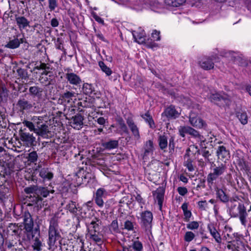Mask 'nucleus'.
<instances>
[{
  "label": "nucleus",
  "mask_w": 251,
  "mask_h": 251,
  "mask_svg": "<svg viewBox=\"0 0 251 251\" xmlns=\"http://www.w3.org/2000/svg\"><path fill=\"white\" fill-rule=\"evenodd\" d=\"M195 237V235L193 232L187 231L184 236V240L187 242H190L194 239Z\"/></svg>",
  "instance_id": "49"
},
{
  "label": "nucleus",
  "mask_w": 251,
  "mask_h": 251,
  "mask_svg": "<svg viewBox=\"0 0 251 251\" xmlns=\"http://www.w3.org/2000/svg\"><path fill=\"white\" fill-rule=\"evenodd\" d=\"M191 126H180L178 128L179 134L182 137H184L185 134H188Z\"/></svg>",
  "instance_id": "44"
},
{
  "label": "nucleus",
  "mask_w": 251,
  "mask_h": 251,
  "mask_svg": "<svg viewBox=\"0 0 251 251\" xmlns=\"http://www.w3.org/2000/svg\"><path fill=\"white\" fill-rule=\"evenodd\" d=\"M43 89L37 86H31L29 88V93L33 98L40 99L42 95Z\"/></svg>",
  "instance_id": "29"
},
{
  "label": "nucleus",
  "mask_w": 251,
  "mask_h": 251,
  "mask_svg": "<svg viewBox=\"0 0 251 251\" xmlns=\"http://www.w3.org/2000/svg\"><path fill=\"white\" fill-rule=\"evenodd\" d=\"M68 209L72 213H75L76 211V206L75 202L70 201L67 205Z\"/></svg>",
  "instance_id": "53"
},
{
  "label": "nucleus",
  "mask_w": 251,
  "mask_h": 251,
  "mask_svg": "<svg viewBox=\"0 0 251 251\" xmlns=\"http://www.w3.org/2000/svg\"><path fill=\"white\" fill-rule=\"evenodd\" d=\"M236 116L243 125L248 123V116L245 112L238 111L236 113Z\"/></svg>",
  "instance_id": "36"
},
{
  "label": "nucleus",
  "mask_w": 251,
  "mask_h": 251,
  "mask_svg": "<svg viewBox=\"0 0 251 251\" xmlns=\"http://www.w3.org/2000/svg\"><path fill=\"white\" fill-rule=\"evenodd\" d=\"M95 201L99 207L103 206L104 202L102 198L95 197Z\"/></svg>",
  "instance_id": "61"
},
{
  "label": "nucleus",
  "mask_w": 251,
  "mask_h": 251,
  "mask_svg": "<svg viewBox=\"0 0 251 251\" xmlns=\"http://www.w3.org/2000/svg\"><path fill=\"white\" fill-rule=\"evenodd\" d=\"M48 236V244L49 249L56 248V241L61 238V236L60 233L58 219L55 217L51 218L50 221Z\"/></svg>",
  "instance_id": "3"
},
{
  "label": "nucleus",
  "mask_w": 251,
  "mask_h": 251,
  "mask_svg": "<svg viewBox=\"0 0 251 251\" xmlns=\"http://www.w3.org/2000/svg\"><path fill=\"white\" fill-rule=\"evenodd\" d=\"M217 197L223 202L226 203L228 201L229 197L226 192L222 188H216L215 189Z\"/></svg>",
  "instance_id": "31"
},
{
  "label": "nucleus",
  "mask_w": 251,
  "mask_h": 251,
  "mask_svg": "<svg viewBox=\"0 0 251 251\" xmlns=\"http://www.w3.org/2000/svg\"><path fill=\"white\" fill-rule=\"evenodd\" d=\"M38 158V154L35 151H33L28 154L27 159L28 160L31 162L34 163L37 161Z\"/></svg>",
  "instance_id": "48"
},
{
  "label": "nucleus",
  "mask_w": 251,
  "mask_h": 251,
  "mask_svg": "<svg viewBox=\"0 0 251 251\" xmlns=\"http://www.w3.org/2000/svg\"><path fill=\"white\" fill-rule=\"evenodd\" d=\"M214 57H204L200 61L199 64L201 68L205 70H211L214 68V63L213 60Z\"/></svg>",
  "instance_id": "15"
},
{
  "label": "nucleus",
  "mask_w": 251,
  "mask_h": 251,
  "mask_svg": "<svg viewBox=\"0 0 251 251\" xmlns=\"http://www.w3.org/2000/svg\"><path fill=\"white\" fill-rule=\"evenodd\" d=\"M189 135H191L193 137L196 138L199 142H203L204 141V138L203 136L201 135L198 131L190 127Z\"/></svg>",
  "instance_id": "33"
},
{
  "label": "nucleus",
  "mask_w": 251,
  "mask_h": 251,
  "mask_svg": "<svg viewBox=\"0 0 251 251\" xmlns=\"http://www.w3.org/2000/svg\"><path fill=\"white\" fill-rule=\"evenodd\" d=\"M186 227L190 230L197 229L199 227V224L197 221H192L187 224L186 225Z\"/></svg>",
  "instance_id": "51"
},
{
  "label": "nucleus",
  "mask_w": 251,
  "mask_h": 251,
  "mask_svg": "<svg viewBox=\"0 0 251 251\" xmlns=\"http://www.w3.org/2000/svg\"><path fill=\"white\" fill-rule=\"evenodd\" d=\"M21 140L24 144L28 147H31L36 145V138L27 132H23L21 134Z\"/></svg>",
  "instance_id": "13"
},
{
  "label": "nucleus",
  "mask_w": 251,
  "mask_h": 251,
  "mask_svg": "<svg viewBox=\"0 0 251 251\" xmlns=\"http://www.w3.org/2000/svg\"><path fill=\"white\" fill-rule=\"evenodd\" d=\"M50 24L52 27H57L59 25V23L56 18H53L51 20Z\"/></svg>",
  "instance_id": "64"
},
{
  "label": "nucleus",
  "mask_w": 251,
  "mask_h": 251,
  "mask_svg": "<svg viewBox=\"0 0 251 251\" xmlns=\"http://www.w3.org/2000/svg\"><path fill=\"white\" fill-rule=\"evenodd\" d=\"M117 251H144L143 245L139 241V237H136L132 239L127 246L118 249Z\"/></svg>",
  "instance_id": "8"
},
{
  "label": "nucleus",
  "mask_w": 251,
  "mask_h": 251,
  "mask_svg": "<svg viewBox=\"0 0 251 251\" xmlns=\"http://www.w3.org/2000/svg\"><path fill=\"white\" fill-rule=\"evenodd\" d=\"M144 155H148L153 151V142L151 140L147 141L144 146Z\"/></svg>",
  "instance_id": "34"
},
{
  "label": "nucleus",
  "mask_w": 251,
  "mask_h": 251,
  "mask_svg": "<svg viewBox=\"0 0 251 251\" xmlns=\"http://www.w3.org/2000/svg\"><path fill=\"white\" fill-rule=\"evenodd\" d=\"M39 176L44 180H50L53 176V173L48 168H42L39 172Z\"/></svg>",
  "instance_id": "30"
},
{
  "label": "nucleus",
  "mask_w": 251,
  "mask_h": 251,
  "mask_svg": "<svg viewBox=\"0 0 251 251\" xmlns=\"http://www.w3.org/2000/svg\"><path fill=\"white\" fill-rule=\"evenodd\" d=\"M65 78L70 84L74 86H79L82 82L80 77L74 73H66Z\"/></svg>",
  "instance_id": "14"
},
{
  "label": "nucleus",
  "mask_w": 251,
  "mask_h": 251,
  "mask_svg": "<svg viewBox=\"0 0 251 251\" xmlns=\"http://www.w3.org/2000/svg\"><path fill=\"white\" fill-rule=\"evenodd\" d=\"M216 153L218 159L221 160L224 162H226L230 158V153L229 150L225 145H220L218 146Z\"/></svg>",
  "instance_id": "11"
},
{
  "label": "nucleus",
  "mask_w": 251,
  "mask_h": 251,
  "mask_svg": "<svg viewBox=\"0 0 251 251\" xmlns=\"http://www.w3.org/2000/svg\"><path fill=\"white\" fill-rule=\"evenodd\" d=\"M8 96V91L4 85H0V99L1 101H6Z\"/></svg>",
  "instance_id": "35"
},
{
  "label": "nucleus",
  "mask_w": 251,
  "mask_h": 251,
  "mask_svg": "<svg viewBox=\"0 0 251 251\" xmlns=\"http://www.w3.org/2000/svg\"><path fill=\"white\" fill-rule=\"evenodd\" d=\"M207 227L210 234L214 238L215 241L218 243H220L222 240L221 235L215 226L210 225H208Z\"/></svg>",
  "instance_id": "28"
},
{
  "label": "nucleus",
  "mask_w": 251,
  "mask_h": 251,
  "mask_svg": "<svg viewBox=\"0 0 251 251\" xmlns=\"http://www.w3.org/2000/svg\"><path fill=\"white\" fill-rule=\"evenodd\" d=\"M185 0H166V2L173 7H177L184 3Z\"/></svg>",
  "instance_id": "46"
},
{
  "label": "nucleus",
  "mask_w": 251,
  "mask_h": 251,
  "mask_svg": "<svg viewBox=\"0 0 251 251\" xmlns=\"http://www.w3.org/2000/svg\"><path fill=\"white\" fill-rule=\"evenodd\" d=\"M229 212L233 217H239L242 225L245 226H246L247 213L244 204L235 200H231Z\"/></svg>",
  "instance_id": "4"
},
{
  "label": "nucleus",
  "mask_w": 251,
  "mask_h": 251,
  "mask_svg": "<svg viewBox=\"0 0 251 251\" xmlns=\"http://www.w3.org/2000/svg\"><path fill=\"white\" fill-rule=\"evenodd\" d=\"M35 68L37 70H49L50 67L47 66L45 63H41L39 66H37Z\"/></svg>",
  "instance_id": "63"
},
{
  "label": "nucleus",
  "mask_w": 251,
  "mask_h": 251,
  "mask_svg": "<svg viewBox=\"0 0 251 251\" xmlns=\"http://www.w3.org/2000/svg\"><path fill=\"white\" fill-rule=\"evenodd\" d=\"M20 42L18 38H15L13 40H10L6 45L5 47L9 49H16L19 47Z\"/></svg>",
  "instance_id": "39"
},
{
  "label": "nucleus",
  "mask_w": 251,
  "mask_h": 251,
  "mask_svg": "<svg viewBox=\"0 0 251 251\" xmlns=\"http://www.w3.org/2000/svg\"><path fill=\"white\" fill-rule=\"evenodd\" d=\"M16 21L20 30L29 26V22L24 16L16 17Z\"/></svg>",
  "instance_id": "24"
},
{
  "label": "nucleus",
  "mask_w": 251,
  "mask_h": 251,
  "mask_svg": "<svg viewBox=\"0 0 251 251\" xmlns=\"http://www.w3.org/2000/svg\"><path fill=\"white\" fill-rule=\"evenodd\" d=\"M151 37L153 41H160V31H158L156 30H154L151 33Z\"/></svg>",
  "instance_id": "57"
},
{
  "label": "nucleus",
  "mask_w": 251,
  "mask_h": 251,
  "mask_svg": "<svg viewBox=\"0 0 251 251\" xmlns=\"http://www.w3.org/2000/svg\"><path fill=\"white\" fill-rule=\"evenodd\" d=\"M23 124L30 131L43 138H48L50 133L48 126L44 123L41 117L34 116L31 119V121L25 120Z\"/></svg>",
  "instance_id": "1"
},
{
  "label": "nucleus",
  "mask_w": 251,
  "mask_h": 251,
  "mask_svg": "<svg viewBox=\"0 0 251 251\" xmlns=\"http://www.w3.org/2000/svg\"><path fill=\"white\" fill-rule=\"evenodd\" d=\"M135 225H136L135 222H132L130 220L127 219L124 222V228L128 231L133 230Z\"/></svg>",
  "instance_id": "45"
},
{
  "label": "nucleus",
  "mask_w": 251,
  "mask_h": 251,
  "mask_svg": "<svg viewBox=\"0 0 251 251\" xmlns=\"http://www.w3.org/2000/svg\"><path fill=\"white\" fill-rule=\"evenodd\" d=\"M99 66L101 71L104 72L107 76H110L112 74V71L111 69L107 67L103 62L100 61L99 62Z\"/></svg>",
  "instance_id": "40"
},
{
  "label": "nucleus",
  "mask_w": 251,
  "mask_h": 251,
  "mask_svg": "<svg viewBox=\"0 0 251 251\" xmlns=\"http://www.w3.org/2000/svg\"><path fill=\"white\" fill-rule=\"evenodd\" d=\"M109 229L112 232L117 233L119 231V226L118 222L114 220L112 222Z\"/></svg>",
  "instance_id": "52"
},
{
  "label": "nucleus",
  "mask_w": 251,
  "mask_h": 251,
  "mask_svg": "<svg viewBox=\"0 0 251 251\" xmlns=\"http://www.w3.org/2000/svg\"><path fill=\"white\" fill-rule=\"evenodd\" d=\"M38 186L36 185H32L29 187H26L24 189L25 192L27 194H32L35 198L37 195V191Z\"/></svg>",
  "instance_id": "42"
},
{
  "label": "nucleus",
  "mask_w": 251,
  "mask_h": 251,
  "mask_svg": "<svg viewBox=\"0 0 251 251\" xmlns=\"http://www.w3.org/2000/svg\"><path fill=\"white\" fill-rule=\"evenodd\" d=\"M24 228L26 235L27 240L31 241L39 232L37 229H33V221L30 214L27 212H25L24 217Z\"/></svg>",
  "instance_id": "6"
},
{
  "label": "nucleus",
  "mask_w": 251,
  "mask_h": 251,
  "mask_svg": "<svg viewBox=\"0 0 251 251\" xmlns=\"http://www.w3.org/2000/svg\"><path fill=\"white\" fill-rule=\"evenodd\" d=\"M142 117L148 123L150 127L151 128L155 127L154 121L151 116L149 114V112L146 113L145 114L142 115Z\"/></svg>",
  "instance_id": "37"
},
{
  "label": "nucleus",
  "mask_w": 251,
  "mask_h": 251,
  "mask_svg": "<svg viewBox=\"0 0 251 251\" xmlns=\"http://www.w3.org/2000/svg\"><path fill=\"white\" fill-rule=\"evenodd\" d=\"M37 236H35L33 239H32V247L33 248L34 251H41L42 248L43 247L42 243L39 239V232L37 233Z\"/></svg>",
  "instance_id": "25"
},
{
  "label": "nucleus",
  "mask_w": 251,
  "mask_h": 251,
  "mask_svg": "<svg viewBox=\"0 0 251 251\" xmlns=\"http://www.w3.org/2000/svg\"><path fill=\"white\" fill-rule=\"evenodd\" d=\"M37 191V195L35 197V200L33 201L37 203L39 201H41L42 199V197L44 198L47 197L50 193H53L54 191L52 190L50 191L48 188L45 187H38Z\"/></svg>",
  "instance_id": "16"
},
{
  "label": "nucleus",
  "mask_w": 251,
  "mask_h": 251,
  "mask_svg": "<svg viewBox=\"0 0 251 251\" xmlns=\"http://www.w3.org/2000/svg\"><path fill=\"white\" fill-rule=\"evenodd\" d=\"M164 113L168 118L175 119L179 115L178 112L176 111L175 107L172 105L167 108L164 112Z\"/></svg>",
  "instance_id": "23"
},
{
  "label": "nucleus",
  "mask_w": 251,
  "mask_h": 251,
  "mask_svg": "<svg viewBox=\"0 0 251 251\" xmlns=\"http://www.w3.org/2000/svg\"><path fill=\"white\" fill-rule=\"evenodd\" d=\"M119 142L118 140H110L102 143V147L106 150H111L117 148L118 147Z\"/></svg>",
  "instance_id": "32"
},
{
  "label": "nucleus",
  "mask_w": 251,
  "mask_h": 251,
  "mask_svg": "<svg viewBox=\"0 0 251 251\" xmlns=\"http://www.w3.org/2000/svg\"><path fill=\"white\" fill-rule=\"evenodd\" d=\"M158 143L161 149H166L168 145L167 137L165 135H160L158 139Z\"/></svg>",
  "instance_id": "41"
},
{
  "label": "nucleus",
  "mask_w": 251,
  "mask_h": 251,
  "mask_svg": "<svg viewBox=\"0 0 251 251\" xmlns=\"http://www.w3.org/2000/svg\"><path fill=\"white\" fill-rule=\"evenodd\" d=\"M209 99L212 102L220 106L228 105L230 102L229 98L226 94H213L210 96Z\"/></svg>",
  "instance_id": "9"
},
{
  "label": "nucleus",
  "mask_w": 251,
  "mask_h": 251,
  "mask_svg": "<svg viewBox=\"0 0 251 251\" xmlns=\"http://www.w3.org/2000/svg\"><path fill=\"white\" fill-rule=\"evenodd\" d=\"M107 192L104 188H100L97 190L95 197L103 199L107 195Z\"/></svg>",
  "instance_id": "50"
},
{
  "label": "nucleus",
  "mask_w": 251,
  "mask_h": 251,
  "mask_svg": "<svg viewBox=\"0 0 251 251\" xmlns=\"http://www.w3.org/2000/svg\"><path fill=\"white\" fill-rule=\"evenodd\" d=\"M101 224V221L97 218H95L91 222L89 226L88 229L90 232H99L100 227L99 226Z\"/></svg>",
  "instance_id": "27"
},
{
  "label": "nucleus",
  "mask_w": 251,
  "mask_h": 251,
  "mask_svg": "<svg viewBox=\"0 0 251 251\" xmlns=\"http://www.w3.org/2000/svg\"><path fill=\"white\" fill-rule=\"evenodd\" d=\"M40 82L45 85H48L50 84V81L48 80L47 76L44 77L43 76L40 77Z\"/></svg>",
  "instance_id": "59"
},
{
  "label": "nucleus",
  "mask_w": 251,
  "mask_h": 251,
  "mask_svg": "<svg viewBox=\"0 0 251 251\" xmlns=\"http://www.w3.org/2000/svg\"><path fill=\"white\" fill-rule=\"evenodd\" d=\"M90 238L97 243L102 242V235L100 234L99 232H90Z\"/></svg>",
  "instance_id": "38"
},
{
  "label": "nucleus",
  "mask_w": 251,
  "mask_h": 251,
  "mask_svg": "<svg viewBox=\"0 0 251 251\" xmlns=\"http://www.w3.org/2000/svg\"><path fill=\"white\" fill-rule=\"evenodd\" d=\"M76 94L74 92L66 91L60 96L61 100L65 102L69 103L73 101V98L75 97Z\"/></svg>",
  "instance_id": "26"
},
{
  "label": "nucleus",
  "mask_w": 251,
  "mask_h": 251,
  "mask_svg": "<svg viewBox=\"0 0 251 251\" xmlns=\"http://www.w3.org/2000/svg\"><path fill=\"white\" fill-rule=\"evenodd\" d=\"M132 35L135 41L139 44H143L145 43L146 36L144 30L140 28L138 31H134L132 32Z\"/></svg>",
  "instance_id": "20"
},
{
  "label": "nucleus",
  "mask_w": 251,
  "mask_h": 251,
  "mask_svg": "<svg viewBox=\"0 0 251 251\" xmlns=\"http://www.w3.org/2000/svg\"><path fill=\"white\" fill-rule=\"evenodd\" d=\"M198 205L199 208L201 210L204 211V210H206L207 209L209 208L208 206V203L206 201H199L198 202Z\"/></svg>",
  "instance_id": "55"
},
{
  "label": "nucleus",
  "mask_w": 251,
  "mask_h": 251,
  "mask_svg": "<svg viewBox=\"0 0 251 251\" xmlns=\"http://www.w3.org/2000/svg\"><path fill=\"white\" fill-rule=\"evenodd\" d=\"M8 230L10 232L12 236H15L20 238V234L22 231L21 226H19L16 224L10 223L8 227Z\"/></svg>",
  "instance_id": "19"
},
{
  "label": "nucleus",
  "mask_w": 251,
  "mask_h": 251,
  "mask_svg": "<svg viewBox=\"0 0 251 251\" xmlns=\"http://www.w3.org/2000/svg\"><path fill=\"white\" fill-rule=\"evenodd\" d=\"M83 120L84 118L80 114H77L72 117L70 122L71 126L75 129H79L82 127Z\"/></svg>",
  "instance_id": "18"
},
{
  "label": "nucleus",
  "mask_w": 251,
  "mask_h": 251,
  "mask_svg": "<svg viewBox=\"0 0 251 251\" xmlns=\"http://www.w3.org/2000/svg\"><path fill=\"white\" fill-rule=\"evenodd\" d=\"M49 8L50 11H53L57 6V0H48Z\"/></svg>",
  "instance_id": "56"
},
{
  "label": "nucleus",
  "mask_w": 251,
  "mask_h": 251,
  "mask_svg": "<svg viewBox=\"0 0 251 251\" xmlns=\"http://www.w3.org/2000/svg\"><path fill=\"white\" fill-rule=\"evenodd\" d=\"M17 105L20 111L28 110L32 108L33 105L31 102L25 99H20L17 102Z\"/></svg>",
  "instance_id": "21"
},
{
  "label": "nucleus",
  "mask_w": 251,
  "mask_h": 251,
  "mask_svg": "<svg viewBox=\"0 0 251 251\" xmlns=\"http://www.w3.org/2000/svg\"><path fill=\"white\" fill-rule=\"evenodd\" d=\"M226 170V165L224 164H221L218 166H214L212 172L209 173L207 177V181L209 184H212L214 181L223 175Z\"/></svg>",
  "instance_id": "7"
},
{
  "label": "nucleus",
  "mask_w": 251,
  "mask_h": 251,
  "mask_svg": "<svg viewBox=\"0 0 251 251\" xmlns=\"http://www.w3.org/2000/svg\"><path fill=\"white\" fill-rule=\"evenodd\" d=\"M221 55L226 57L230 58L231 60L234 61H237L238 59H239V57L237 56V53L232 51L224 52Z\"/></svg>",
  "instance_id": "43"
},
{
  "label": "nucleus",
  "mask_w": 251,
  "mask_h": 251,
  "mask_svg": "<svg viewBox=\"0 0 251 251\" xmlns=\"http://www.w3.org/2000/svg\"><path fill=\"white\" fill-rule=\"evenodd\" d=\"M234 163L238 165L241 170H246L247 165L243 153L241 151H237L233 156Z\"/></svg>",
  "instance_id": "12"
},
{
  "label": "nucleus",
  "mask_w": 251,
  "mask_h": 251,
  "mask_svg": "<svg viewBox=\"0 0 251 251\" xmlns=\"http://www.w3.org/2000/svg\"><path fill=\"white\" fill-rule=\"evenodd\" d=\"M23 124L30 131L43 138H48L50 133L48 126L44 123L41 117L34 116L31 119V121L25 120Z\"/></svg>",
  "instance_id": "2"
},
{
  "label": "nucleus",
  "mask_w": 251,
  "mask_h": 251,
  "mask_svg": "<svg viewBox=\"0 0 251 251\" xmlns=\"http://www.w3.org/2000/svg\"><path fill=\"white\" fill-rule=\"evenodd\" d=\"M189 123L192 126L198 128H201L206 126L205 123L202 119L192 112L189 115Z\"/></svg>",
  "instance_id": "10"
},
{
  "label": "nucleus",
  "mask_w": 251,
  "mask_h": 251,
  "mask_svg": "<svg viewBox=\"0 0 251 251\" xmlns=\"http://www.w3.org/2000/svg\"><path fill=\"white\" fill-rule=\"evenodd\" d=\"M184 166H185L189 172H192L194 171L195 168L192 164V160L190 159L188 156L186 160L184 162Z\"/></svg>",
  "instance_id": "47"
},
{
  "label": "nucleus",
  "mask_w": 251,
  "mask_h": 251,
  "mask_svg": "<svg viewBox=\"0 0 251 251\" xmlns=\"http://www.w3.org/2000/svg\"><path fill=\"white\" fill-rule=\"evenodd\" d=\"M165 190L163 188L159 187L156 190L152 192L154 199L157 201L160 208H161L164 200Z\"/></svg>",
  "instance_id": "17"
},
{
  "label": "nucleus",
  "mask_w": 251,
  "mask_h": 251,
  "mask_svg": "<svg viewBox=\"0 0 251 251\" xmlns=\"http://www.w3.org/2000/svg\"><path fill=\"white\" fill-rule=\"evenodd\" d=\"M177 191L179 194L182 196H184L185 195L187 192L188 190L186 187H179L177 189Z\"/></svg>",
  "instance_id": "58"
},
{
  "label": "nucleus",
  "mask_w": 251,
  "mask_h": 251,
  "mask_svg": "<svg viewBox=\"0 0 251 251\" xmlns=\"http://www.w3.org/2000/svg\"><path fill=\"white\" fill-rule=\"evenodd\" d=\"M127 124L130 128L135 139L138 140L140 138L139 129L137 126L134 124V122L130 119L127 120Z\"/></svg>",
  "instance_id": "22"
},
{
  "label": "nucleus",
  "mask_w": 251,
  "mask_h": 251,
  "mask_svg": "<svg viewBox=\"0 0 251 251\" xmlns=\"http://www.w3.org/2000/svg\"><path fill=\"white\" fill-rule=\"evenodd\" d=\"M184 220L186 222H188L190 220V218L192 216L191 212L189 210L183 212Z\"/></svg>",
  "instance_id": "60"
},
{
  "label": "nucleus",
  "mask_w": 251,
  "mask_h": 251,
  "mask_svg": "<svg viewBox=\"0 0 251 251\" xmlns=\"http://www.w3.org/2000/svg\"><path fill=\"white\" fill-rule=\"evenodd\" d=\"M78 104L83 107H89L91 106V104L90 102H88L86 100H84L78 103Z\"/></svg>",
  "instance_id": "62"
},
{
  "label": "nucleus",
  "mask_w": 251,
  "mask_h": 251,
  "mask_svg": "<svg viewBox=\"0 0 251 251\" xmlns=\"http://www.w3.org/2000/svg\"><path fill=\"white\" fill-rule=\"evenodd\" d=\"M83 89L84 92L87 95L91 94L93 91L92 85L88 83L83 85Z\"/></svg>",
  "instance_id": "54"
},
{
  "label": "nucleus",
  "mask_w": 251,
  "mask_h": 251,
  "mask_svg": "<svg viewBox=\"0 0 251 251\" xmlns=\"http://www.w3.org/2000/svg\"><path fill=\"white\" fill-rule=\"evenodd\" d=\"M137 219L140 220L141 227L145 230L147 233L151 232L152 226L153 215L150 211L146 210L140 213Z\"/></svg>",
  "instance_id": "5"
}]
</instances>
